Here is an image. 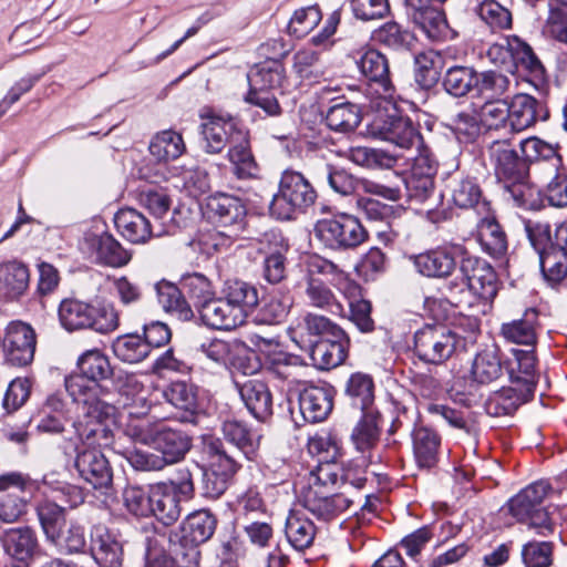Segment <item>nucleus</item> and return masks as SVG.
Returning <instances> with one entry per match:
<instances>
[{"instance_id": "10", "label": "nucleus", "mask_w": 567, "mask_h": 567, "mask_svg": "<svg viewBox=\"0 0 567 567\" xmlns=\"http://www.w3.org/2000/svg\"><path fill=\"white\" fill-rule=\"evenodd\" d=\"M79 439L87 449L78 453L75 458V468L79 475L95 489L109 488L112 484L113 473L105 455L95 446L106 447L111 444L112 432L109 433V443L101 445L97 443V435L86 440L81 437L76 432Z\"/></svg>"}, {"instance_id": "8", "label": "nucleus", "mask_w": 567, "mask_h": 567, "mask_svg": "<svg viewBox=\"0 0 567 567\" xmlns=\"http://www.w3.org/2000/svg\"><path fill=\"white\" fill-rule=\"evenodd\" d=\"M315 236L331 249H350L361 245L368 234L357 217L342 213L319 219Z\"/></svg>"}, {"instance_id": "43", "label": "nucleus", "mask_w": 567, "mask_h": 567, "mask_svg": "<svg viewBox=\"0 0 567 567\" xmlns=\"http://www.w3.org/2000/svg\"><path fill=\"white\" fill-rule=\"evenodd\" d=\"M41 530L49 543L66 525V511L63 506L48 498L40 501L35 507Z\"/></svg>"}, {"instance_id": "24", "label": "nucleus", "mask_w": 567, "mask_h": 567, "mask_svg": "<svg viewBox=\"0 0 567 567\" xmlns=\"http://www.w3.org/2000/svg\"><path fill=\"white\" fill-rule=\"evenodd\" d=\"M114 223L118 233L132 244H145L153 236L150 220L134 208L120 209Z\"/></svg>"}, {"instance_id": "45", "label": "nucleus", "mask_w": 567, "mask_h": 567, "mask_svg": "<svg viewBox=\"0 0 567 567\" xmlns=\"http://www.w3.org/2000/svg\"><path fill=\"white\" fill-rule=\"evenodd\" d=\"M151 155L158 162H168L179 157L185 151L181 134L166 130L157 133L148 146Z\"/></svg>"}, {"instance_id": "59", "label": "nucleus", "mask_w": 567, "mask_h": 567, "mask_svg": "<svg viewBox=\"0 0 567 567\" xmlns=\"http://www.w3.org/2000/svg\"><path fill=\"white\" fill-rule=\"evenodd\" d=\"M477 73L468 66H452L444 76V87L453 96H465L476 84Z\"/></svg>"}, {"instance_id": "42", "label": "nucleus", "mask_w": 567, "mask_h": 567, "mask_svg": "<svg viewBox=\"0 0 567 567\" xmlns=\"http://www.w3.org/2000/svg\"><path fill=\"white\" fill-rule=\"evenodd\" d=\"M380 134L384 141L402 148H410L420 138L416 128L409 118L393 115L389 116V121L380 127Z\"/></svg>"}, {"instance_id": "44", "label": "nucleus", "mask_w": 567, "mask_h": 567, "mask_svg": "<svg viewBox=\"0 0 567 567\" xmlns=\"http://www.w3.org/2000/svg\"><path fill=\"white\" fill-rule=\"evenodd\" d=\"M179 286L184 295L194 303L197 310L216 295L213 281L200 272L183 275L179 280Z\"/></svg>"}, {"instance_id": "38", "label": "nucleus", "mask_w": 567, "mask_h": 567, "mask_svg": "<svg viewBox=\"0 0 567 567\" xmlns=\"http://www.w3.org/2000/svg\"><path fill=\"white\" fill-rule=\"evenodd\" d=\"M285 534L293 548L303 550L313 543L316 527L303 513L291 511L286 519Z\"/></svg>"}, {"instance_id": "53", "label": "nucleus", "mask_w": 567, "mask_h": 567, "mask_svg": "<svg viewBox=\"0 0 567 567\" xmlns=\"http://www.w3.org/2000/svg\"><path fill=\"white\" fill-rule=\"evenodd\" d=\"M425 35L434 41L454 37V31L449 27L444 12L439 8L424 11L412 20Z\"/></svg>"}, {"instance_id": "9", "label": "nucleus", "mask_w": 567, "mask_h": 567, "mask_svg": "<svg viewBox=\"0 0 567 567\" xmlns=\"http://www.w3.org/2000/svg\"><path fill=\"white\" fill-rule=\"evenodd\" d=\"M461 341L456 333L445 327L425 326L414 336V350L422 361L440 364L453 355Z\"/></svg>"}, {"instance_id": "48", "label": "nucleus", "mask_w": 567, "mask_h": 567, "mask_svg": "<svg viewBox=\"0 0 567 567\" xmlns=\"http://www.w3.org/2000/svg\"><path fill=\"white\" fill-rule=\"evenodd\" d=\"M414 64L415 80L422 87H432L439 81L443 68V59L439 52H421L415 56Z\"/></svg>"}, {"instance_id": "55", "label": "nucleus", "mask_w": 567, "mask_h": 567, "mask_svg": "<svg viewBox=\"0 0 567 567\" xmlns=\"http://www.w3.org/2000/svg\"><path fill=\"white\" fill-rule=\"evenodd\" d=\"M326 121L333 131H352L361 121L360 109L350 102L334 104L328 110Z\"/></svg>"}, {"instance_id": "13", "label": "nucleus", "mask_w": 567, "mask_h": 567, "mask_svg": "<svg viewBox=\"0 0 567 567\" xmlns=\"http://www.w3.org/2000/svg\"><path fill=\"white\" fill-rule=\"evenodd\" d=\"M200 118L203 148L208 154H219L226 145L234 144L237 133L245 132L238 121L230 115L208 112L202 114Z\"/></svg>"}, {"instance_id": "36", "label": "nucleus", "mask_w": 567, "mask_h": 567, "mask_svg": "<svg viewBox=\"0 0 567 567\" xmlns=\"http://www.w3.org/2000/svg\"><path fill=\"white\" fill-rule=\"evenodd\" d=\"M503 361L497 349L478 352L472 363L471 374L478 384H491L503 377Z\"/></svg>"}, {"instance_id": "54", "label": "nucleus", "mask_w": 567, "mask_h": 567, "mask_svg": "<svg viewBox=\"0 0 567 567\" xmlns=\"http://www.w3.org/2000/svg\"><path fill=\"white\" fill-rule=\"evenodd\" d=\"M153 484L145 487L127 485L122 494L123 504L128 513L136 517L152 516Z\"/></svg>"}, {"instance_id": "14", "label": "nucleus", "mask_w": 567, "mask_h": 567, "mask_svg": "<svg viewBox=\"0 0 567 567\" xmlns=\"http://www.w3.org/2000/svg\"><path fill=\"white\" fill-rule=\"evenodd\" d=\"M205 214L220 227L241 230L245 227L246 207L235 196L224 193L208 196L205 202Z\"/></svg>"}, {"instance_id": "32", "label": "nucleus", "mask_w": 567, "mask_h": 567, "mask_svg": "<svg viewBox=\"0 0 567 567\" xmlns=\"http://www.w3.org/2000/svg\"><path fill=\"white\" fill-rule=\"evenodd\" d=\"M223 296L230 306L237 310L238 316L244 321L259 301L257 289L252 285L241 280L226 281Z\"/></svg>"}, {"instance_id": "35", "label": "nucleus", "mask_w": 567, "mask_h": 567, "mask_svg": "<svg viewBox=\"0 0 567 567\" xmlns=\"http://www.w3.org/2000/svg\"><path fill=\"white\" fill-rule=\"evenodd\" d=\"M29 286L28 268L17 261L0 266V296L13 300L24 293Z\"/></svg>"}, {"instance_id": "40", "label": "nucleus", "mask_w": 567, "mask_h": 567, "mask_svg": "<svg viewBox=\"0 0 567 567\" xmlns=\"http://www.w3.org/2000/svg\"><path fill=\"white\" fill-rule=\"evenodd\" d=\"M215 517L207 511L190 514L182 526V540L186 544H203L214 534Z\"/></svg>"}, {"instance_id": "2", "label": "nucleus", "mask_w": 567, "mask_h": 567, "mask_svg": "<svg viewBox=\"0 0 567 567\" xmlns=\"http://www.w3.org/2000/svg\"><path fill=\"white\" fill-rule=\"evenodd\" d=\"M460 272L461 277L445 285L449 300L455 307L471 309L477 301H491L496 296V274L485 260L463 258Z\"/></svg>"}, {"instance_id": "41", "label": "nucleus", "mask_w": 567, "mask_h": 567, "mask_svg": "<svg viewBox=\"0 0 567 567\" xmlns=\"http://www.w3.org/2000/svg\"><path fill=\"white\" fill-rule=\"evenodd\" d=\"M504 188L518 207L529 210H538L544 207L545 199L540 190L529 182L528 171L523 178L505 183Z\"/></svg>"}, {"instance_id": "56", "label": "nucleus", "mask_w": 567, "mask_h": 567, "mask_svg": "<svg viewBox=\"0 0 567 567\" xmlns=\"http://www.w3.org/2000/svg\"><path fill=\"white\" fill-rule=\"evenodd\" d=\"M158 300L166 312L176 316L182 321H188L194 316L181 287L177 288L173 285L159 287Z\"/></svg>"}, {"instance_id": "22", "label": "nucleus", "mask_w": 567, "mask_h": 567, "mask_svg": "<svg viewBox=\"0 0 567 567\" xmlns=\"http://www.w3.org/2000/svg\"><path fill=\"white\" fill-rule=\"evenodd\" d=\"M303 507L318 519L331 520L344 511H347L352 499L343 494L332 496L321 495V492L313 487L308 488L303 495Z\"/></svg>"}, {"instance_id": "27", "label": "nucleus", "mask_w": 567, "mask_h": 567, "mask_svg": "<svg viewBox=\"0 0 567 567\" xmlns=\"http://www.w3.org/2000/svg\"><path fill=\"white\" fill-rule=\"evenodd\" d=\"M537 312L534 309L525 311L523 318L504 322L501 326L502 337L509 343L535 348Z\"/></svg>"}, {"instance_id": "11", "label": "nucleus", "mask_w": 567, "mask_h": 567, "mask_svg": "<svg viewBox=\"0 0 567 567\" xmlns=\"http://www.w3.org/2000/svg\"><path fill=\"white\" fill-rule=\"evenodd\" d=\"M80 249L92 261L120 268L127 265L131 254L109 233L103 230H87L80 240Z\"/></svg>"}, {"instance_id": "60", "label": "nucleus", "mask_w": 567, "mask_h": 567, "mask_svg": "<svg viewBox=\"0 0 567 567\" xmlns=\"http://www.w3.org/2000/svg\"><path fill=\"white\" fill-rule=\"evenodd\" d=\"M292 71L301 81L315 82L322 75L318 52L301 49L293 54Z\"/></svg>"}, {"instance_id": "19", "label": "nucleus", "mask_w": 567, "mask_h": 567, "mask_svg": "<svg viewBox=\"0 0 567 567\" xmlns=\"http://www.w3.org/2000/svg\"><path fill=\"white\" fill-rule=\"evenodd\" d=\"M289 334L291 340L302 348V344L316 342L312 337L342 338L343 330L323 316L308 313L302 322L290 328Z\"/></svg>"}, {"instance_id": "34", "label": "nucleus", "mask_w": 567, "mask_h": 567, "mask_svg": "<svg viewBox=\"0 0 567 567\" xmlns=\"http://www.w3.org/2000/svg\"><path fill=\"white\" fill-rule=\"evenodd\" d=\"M285 68L277 60H269L255 65L247 74L250 90L268 91L284 86Z\"/></svg>"}, {"instance_id": "33", "label": "nucleus", "mask_w": 567, "mask_h": 567, "mask_svg": "<svg viewBox=\"0 0 567 567\" xmlns=\"http://www.w3.org/2000/svg\"><path fill=\"white\" fill-rule=\"evenodd\" d=\"M413 454L420 467L430 468L437 462V453L441 445L439 434L425 426H420L412 432Z\"/></svg>"}, {"instance_id": "7", "label": "nucleus", "mask_w": 567, "mask_h": 567, "mask_svg": "<svg viewBox=\"0 0 567 567\" xmlns=\"http://www.w3.org/2000/svg\"><path fill=\"white\" fill-rule=\"evenodd\" d=\"M317 198L310 183L297 172H285L279 183V190L270 204V212L278 219H291L295 214L303 213Z\"/></svg>"}, {"instance_id": "49", "label": "nucleus", "mask_w": 567, "mask_h": 567, "mask_svg": "<svg viewBox=\"0 0 567 567\" xmlns=\"http://www.w3.org/2000/svg\"><path fill=\"white\" fill-rule=\"evenodd\" d=\"M379 437L378 416L372 411H365L352 431V443L359 452L364 453L378 444Z\"/></svg>"}, {"instance_id": "26", "label": "nucleus", "mask_w": 567, "mask_h": 567, "mask_svg": "<svg viewBox=\"0 0 567 567\" xmlns=\"http://www.w3.org/2000/svg\"><path fill=\"white\" fill-rule=\"evenodd\" d=\"M538 101L528 94L515 95L507 103L508 127L513 133L532 127L537 121Z\"/></svg>"}, {"instance_id": "25", "label": "nucleus", "mask_w": 567, "mask_h": 567, "mask_svg": "<svg viewBox=\"0 0 567 567\" xmlns=\"http://www.w3.org/2000/svg\"><path fill=\"white\" fill-rule=\"evenodd\" d=\"M239 394L257 420L264 421L272 414V396L265 382L248 380L239 386Z\"/></svg>"}, {"instance_id": "39", "label": "nucleus", "mask_w": 567, "mask_h": 567, "mask_svg": "<svg viewBox=\"0 0 567 567\" xmlns=\"http://www.w3.org/2000/svg\"><path fill=\"white\" fill-rule=\"evenodd\" d=\"M534 392L527 391L520 385L504 388L495 392L486 402V410L489 414L507 415L512 414L517 408L526 402Z\"/></svg>"}, {"instance_id": "23", "label": "nucleus", "mask_w": 567, "mask_h": 567, "mask_svg": "<svg viewBox=\"0 0 567 567\" xmlns=\"http://www.w3.org/2000/svg\"><path fill=\"white\" fill-rule=\"evenodd\" d=\"M300 412L306 421L316 423L326 420L332 411V393L329 388L309 385L299 394Z\"/></svg>"}, {"instance_id": "51", "label": "nucleus", "mask_w": 567, "mask_h": 567, "mask_svg": "<svg viewBox=\"0 0 567 567\" xmlns=\"http://www.w3.org/2000/svg\"><path fill=\"white\" fill-rule=\"evenodd\" d=\"M359 68L368 79L380 83L384 92L390 91L389 63L382 53L374 49L367 50L360 58Z\"/></svg>"}, {"instance_id": "1", "label": "nucleus", "mask_w": 567, "mask_h": 567, "mask_svg": "<svg viewBox=\"0 0 567 567\" xmlns=\"http://www.w3.org/2000/svg\"><path fill=\"white\" fill-rule=\"evenodd\" d=\"M80 373L65 379V389L76 404L73 427L81 437L91 440L97 435V443H109L107 421L115 417L116 408L107 402L109 391L102 381L111 378L113 370L109 358L100 350L85 351L78 359Z\"/></svg>"}, {"instance_id": "57", "label": "nucleus", "mask_w": 567, "mask_h": 567, "mask_svg": "<svg viewBox=\"0 0 567 567\" xmlns=\"http://www.w3.org/2000/svg\"><path fill=\"white\" fill-rule=\"evenodd\" d=\"M50 545L56 547L61 553L78 554L86 548L85 529L76 522H70L68 528H62L54 538L50 539Z\"/></svg>"}, {"instance_id": "46", "label": "nucleus", "mask_w": 567, "mask_h": 567, "mask_svg": "<svg viewBox=\"0 0 567 567\" xmlns=\"http://www.w3.org/2000/svg\"><path fill=\"white\" fill-rule=\"evenodd\" d=\"M542 32L546 38L567 45V1L550 0Z\"/></svg>"}, {"instance_id": "52", "label": "nucleus", "mask_w": 567, "mask_h": 567, "mask_svg": "<svg viewBox=\"0 0 567 567\" xmlns=\"http://www.w3.org/2000/svg\"><path fill=\"white\" fill-rule=\"evenodd\" d=\"M478 238L482 247L493 257H501L507 250V239L498 223L493 218H483L478 225Z\"/></svg>"}, {"instance_id": "5", "label": "nucleus", "mask_w": 567, "mask_h": 567, "mask_svg": "<svg viewBox=\"0 0 567 567\" xmlns=\"http://www.w3.org/2000/svg\"><path fill=\"white\" fill-rule=\"evenodd\" d=\"M548 491V483L544 481L535 482L508 502L509 513L540 536H547L554 532V524L546 508L542 507Z\"/></svg>"}, {"instance_id": "47", "label": "nucleus", "mask_w": 567, "mask_h": 567, "mask_svg": "<svg viewBox=\"0 0 567 567\" xmlns=\"http://www.w3.org/2000/svg\"><path fill=\"white\" fill-rule=\"evenodd\" d=\"M544 277L551 282H560L567 276V250L557 244H550L539 255Z\"/></svg>"}, {"instance_id": "21", "label": "nucleus", "mask_w": 567, "mask_h": 567, "mask_svg": "<svg viewBox=\"0 0 567 567\" xmlns=\"http://www.w3.org/2000/svg\"><path fill=\"white\" fill-rule=\"evenodd\" d=\"M202 321L213 329L231 330L244 323L227 299L216 295L197 310Z\"/></svg>"}, {"instance_id": "58", "label": "nucleus", "mask_w": 567, "mask_h": 567, "mask_svg": "<svg viewBox=\"0 0 567 567\" xmlns=\"http://www.w3.org/2000/svg\"><path fill=\"white\" fill-rule=\"evenodd\" d=\"M509 79L495 71L477 73L475 89L477 94L485 101L502 100L509 89Z\"/></svg>"}, {"instance_id": "62", "label": "nucleus", "mask_w": 567, "mask_h": 567, "mask_svg": "<svg viewBox=\"0 0 567 567\" xmlns=\"http://www.w3.org/2000/svg\"><path fill=\"white\" fill-rule=\"evenodd\" d=\"M453 203L461 208H477L483 212L487 203L482 199V190L473 179H462L453 188Z\"/></svg>"}, {"instance_id": "61", "label": "nucleus", "mask_w": 567, "mask_h": 567, "mask_svg": "<svg viewBox=\"0 0 567 567\" xmlns=\"http://www.w3.org/2000/svg\"><path fill=\"white\" fill-rule=\"evenodd\" d=\"M347 394L352 399L353 405L362 411H369L373 402V381L368 374L353 373L347 383Z\"/></svg>"}, {"instance_id": "4", "label": "nucleus", "mask_w": 567, "mask_h": 567, "mask_svg": "<svg viewBox=\"0 0 567 567\" xmlns=\"http://www.w3.org/2000/svg\"><path fill=\"white\" fill-rule=\"evenodd\" d=\"M59 321L68 331L93 329L109 333L118 327V312L112 303L94 306L75 298H66L58 309Z\"/></svg>"}, {"instance_id": "15", "label": "nucleus", "mask_w": 567, "mask_h": 567, "mask_svg": "<svg viewBox=\"0 0 567 567\" xmlns=\"http://www.w3.org/2000/svg\"><path fill=\"white\" fill-rule=\"evenodd\" d=\"M463 252L461 246L446 245L421 252L413 258L416 270L429 278H445L456 268V257Z\"/></svg>"}, {"instance_id": "20", "label": "nucleus", "mask_w": 567, "mask_h": 567, "mask_svg": "<svg viewBox=\"0 0 567 567\" xmlns=\"http://www.w3.org/2000/svg\"><path fill=\"white\" fill-rule=\"evenodd\" d=\"M91 554L102 567H120L123 547L116 535L104 526H95L91 534Z\"/></svg>"}, {"instance_id": "37", "label": "nucleus", "mask_w": 567, "mask_h": 567, "mask_svg": "<svg viewBox=\"0 0 567 567\" xmlns=\"http://www.w3.org/2000/svg\"><path fill=\"white\" fill-rule=\"evenodd\" d=\"M240 347L236 343H230L221 339H213L200 347L202 352L209 360L223 365H233L243 371L244 374L252 373L256 367H248L244 364L238 355H235Z\"/></svg>"}, {"instance_id": "63", "label": "nucleus", "mask_w": 567, "mask_h": 567, "mask_svg": "<svg viewBox=\"0 0 567 567\" xmlns=\"http://www.w3.org/2000/svg\"><path fill=\"white\" fill-rule=\"evenodd\" d=\"M477 116L486 130H502L508 127L507 102L505 100L485 101L480 107Z\"/></svg>"}, {"instance_id": "17", "label": "nucleus", "mask_w": 567, "mask_h": 567, "mask_svg": "<svg viewBox=\"0 0 567 567\" xmlns=\"http://www.w3.org/2000/svg\"><path fill=\"white\" fill-rule=\"evenodd\" d=\"M505 369L514 385L534 392L539 378L538 360L535 348L512 349L505 361Z\"/></svg>"}, {"instance_id": "50", "label": "nucleus", "mask_w": 567, "mask_h": 567, "mask_svg": "<svg viewBox=\"0 0 567 567\" xmlns=\"http://www.w3.org/2000/svg\"><path fill=\"white\" fill-rule=\"evenodd\" d=\"M113 352L117 359L126 363H138L151 353L148 343L138 334L117 337L113 342Z\"/></svg>"}, {"instance_id": "64", "label": "nucleus", "mask_w": 567, "mask_h": 567, "mask_svg": "<svg viewBox=\"0 0 567 567\" xmlns=\"http://www.w3.org/2000/svg\"><path fill=\"white\" fill-rule=\"evenodd\" d=\"M554 545L550 542H528L522 548L526 567H549L553 564Z\"/></svg>"}, {"instance_id": "12", "label": "nucleus", "mask_w": 567, "mask_h": 567, "mask_svg": "<svg viewBox=\"0 0 567 567\" xmlns=\"http://www.w3.org/2000/svg\"><path fill=\"white\" fill-rule=\"evenodd\" d=\"M35 347L37 334L29 323L14 320L7 324L2 338V352L10 364H30L34 358Z\"/></svg>"}, {"instance_id": "18", "label": "nucleus", "mask_w": 567, "mask_h": 567, "mask_svg": "<svg viewBox=\"0 0 567 567\" xmlns=\"http://www.w3.org/2000/svg\"><path fill=\"white\" fill-rule=\"evenodd\" d=\"M348 339L343 332L342 338H320L315 343L302 344L301 350L310 353L315 365L329 370L340 365L347 358Z\"/></svg>"}, {"instance_id": "31", "label": "nucleus", "mask_w": 567, "mask_h": 567, "mask_svg": "<svg viewBox=\"0 0 567 567\" xmlns=\"http://www.w3.org/2000/svg\"><path fill=\"white\" fill-rule=\"evenodd\" d=\"M226 441L235 445L248 460H254L260 445L261 434L236 420L223 424Z\"/></svg>"}, {"instance_id": "28", "label": "nucleus", "mask_w": 567, "mask_h": 567, "mask_svg": "<svg viewBox=\"0 0 567 567\" xmlns=\"http://www.w3.org/2000/svg\"><path fill=\"white\" fill-rule=\"evenodd\" d=\"M236 141L228 150V161L233 165V172L239 179L255 177L258 166L250 151L248 132L237 133Z\"/></svg>"}, {"instance_id": "29", "label": "nucleus", "mask_w": 567, "mask_h": 567, "mask_svg": "<svg viewBox=\"0 0 567 567\" xmlns=\"http://www.w3.org/2000/svg\"><path fill=\"white\" fill-rule=\"evenodd\" d=\"M267 365L277 378L291 385L305 383L309 370L307 363L299 355L285 351L275 353Z\"/></svg>"}, {"instance_id": "3", "label": "nucleus", "mask_w": 567, "mask_h": 567, "mask_svg": "<svg viewBox=\"0 0 567 567\" xmlns=\"http://www.w3.org/2000/svg\"><path fill=\"white\" fill-rule=\"evenodd\" d=\"M124 434L134 442L153 446L161 453L165 465L183 460L192 446V440L185 432L148 417L135 416L131 411L124 424Z\"/></svg>"}, {"instance_id": "16", "label": "nucleus", "mask_w": 567, "mask_h": 567, "mask_svg": "<svg viewBox=\"0 0 567 567\" xmlns=\"http://www.w3.org/2000/svg\"><path fill=\"white\" fill-rule=\"evenodd\" d=\"M487 152L494 173L503 184L511 179L523 178L526 175L527 165L520 159L508 141L497 140L492 142Z\"/></svg>"}, {"instance_id": "6", "label": "nucleus", "mask_w": 567, "mask_h": 567, "mask_svg": "<svg viewBox=\"0 0 567 567\" xmlns=\"http://www.w3.org/2000/svg\"><path fill=\"white\" fill-rule=\"evenodd\" d=\"M194 495V484L188 470H182L178 477L153 484L152 516L164 525H172L182 514V503Z\"/></svg>"}, {"instance_id": "30", "label": "nucleus", "mask_w": 567, "mask_h": 567, "mask_svg": "<svg viewBox=\"0 0 567 567\" xmlns=\"http://www.w3.org/2000/svg\"><path fill=\"white\" fill-rule=\"evenodd\" d=\"M511 73L524 71L536 80L545 78V66L533 48L517 35H512Z\"/></svg>"}]
</instances>
